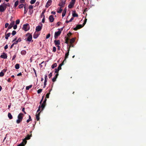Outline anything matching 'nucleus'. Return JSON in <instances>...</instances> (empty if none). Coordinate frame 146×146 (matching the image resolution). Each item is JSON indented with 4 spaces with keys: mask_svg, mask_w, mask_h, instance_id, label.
Instances as JSON below:
<instances>
[{
    "mask_svg": "<svg viewBox=\"0 0 146 146\" xmlns=\"http://www.w3.org/2000/svg\"><path fill=\"white\" fill-rule=\"evenodd\" d=\"M17 27V25H15L13 26V28L14 29H16Z\"/></svg>",
    "mask_w": 146,
    "mask_h": 146,
    "instance_id": "a19ab883",
    "label": "nucleus"
},
{
    "mask_svg": "<svg viewBox=\"0 0 146 146\" xmlns=\"http://www.w3.org/2000/svg\"><path fill=\"white\" fill-rule=\"evenodd\" d=\"M7 56L6 54L3 53L1 56V57L3 58H7Z\"/></svg>",
    "mask_w": 146,
    "mask_h": 146,
    "instance_id": "ddd939ff",
    "label": "nucleus"
},
{
    "mask_svg": "<svg viewBox=\"0 0 146 146\" xmlns=\"http://www.w3.org/2000/svg\"><path fill=\"white\" fill-rule=\"evenodd\" d=\"M32 87V85H30L29 86H27L26 87V90H29L30 88H31Z\"/></svg>",
    "mask_w": 146,
    "mask_h": 146,
    "instance_id": "a878e982",
    "label": "nucleus"
},
{
    "mask_svg": "<svg viewBox=\"0 0 146 146\" xmlns=\"http://www.w3.org/2000/svg\"><path fill=\"white\" fill-rule=\"evenodd\" d=\"M65 4V1H62L59 3L58 5L60 7H64Z\"/></svg>",
    "mask_w": 146,
    "mask_h": 146,
    "instance_id": "0eeeda50",
    "label": "nucleus"
},
{
    "mask_svg": "<svg viewBox=\"0 0 146 146\" xmlns=\"http://www.w3.org/2000/svg\"><path fill=\"white\" fill-rule=\"evenodd\" d=\"M73 47V45L72 44H70V45L69 48V49H70V47Z\"/></svg>",
    "mask_w": 146,
    "mask_h": 146,
    "instance_id": "bf43d9fd",
    "label": "nucleus"
},
{
    "mask_svg": "<svg viewBox=\"0 0 146 146\" xmlns=\"http://www.w3.org/2000/svg\"><path fill=\"white\" fill-rule=\"evenodd\" d=\"M50 36V34L49 33L46 36V39H48L49 38V37Z\"/></svg>",
    "mask_w": 146,
    "mask_h": 146,
    "instance_id": "79ce46f5",
    "label": "nucleus"
},
{
    "mask_svg": "<svg viewBox=\"0 0 146 146\" xmlns=\"http://www.w3.org/2000/svg\"><path fill=\"white\" fill-rule=\"evenodd\" d=\"M9 25V24L8 23H5V28H7L8 27V26Z\"/></svg>",
    "mask_w": 146,
    "mask_h": 146,
    "instance_id": "a18cd8bd",
    "label": "nucleus"
},
{
    "mask_svg": "<svg viewBox=\"0 0 146 146\" xmlns=\"http://www.w3.org/2000/svg\"><path fill=\"white\" fill-rule=\"evenodd\" d=\"M50 94V92H49V93L47 94L46 95V98H49Z\"/></svg>",
    "mask_w": 146,
    "mask_h": 146,
    "instance_id": "4c0bfd02",
    "label": "nucleus"
},
{
    "mask_svg": "<svg viewBox=\"0 0 146 146\" xmlns=\"http://www.w3.org/2000/svg\"><path fill=\"white\" fill-rule=\"evenodd\" d=\"M23 29L25 31H28L29 29V26L28 24H27L23 25Z\"/></svg>",
    "mask_w": 146,
    "mask_h": 146,
    "instance_id": "f03ea898",
    "label": "nucleus"
},
{
    "mask_svg": "<svg viewBox=\"0 0 146 146\" xmlns=\"http://www.w3.org/2000/svg\"><path fill=\"white\" fill-rule=\"evenodd\" d=\"M8 48V45H6L4 47V48L5 49H5H7Z\"/></svg>",
    "mask_w": 146,
    "mask_h": 146,
    "instance_id": "4d7b16f0",
    "label": "nucleus"
},
{
    "mask_svg": "<svg viewBox=\"0 0 146 146\" xmlns=\"http://www.w3.org/2000/svg\"><path fill=\"white\" fill-rule=\"evenodd\" d=\"M42 24L41 26H38L36 27V31H40L42 29Z\"/></svg>",
    "mask_w": 146,
    "mask_h": 146,
    "instance_id": "1a4fd4ad",
    "label": "nucleus"
},
{
    "mask_svg": "<svg viewBox=\"0 0 146 146\" xmlns=\"http://www.w3.org/2000/svg\"><path fill=\"white\" fill-rule=\"evenodd\" d=\"M15 23V22L14 21H12L11 23L10 24L8 27V29H11Z\"/></svg>",
    "mask_w": 146,
    "mask_h": 146,
    "instance_id": "423d86ee",
    "label": "nucleus"
},
{
    "mask_svg": "<svg viewBox=\"0 0 146 146\" xmlns=\"http://www.w3.org/2000/svg\"><path fill=\"white\" fill-rule=\"evenodd\" d=\"M7 70V69L6 68H4L3 70L2 71L4 73Z\"/></svg>",
    "mask_w": 146,
    "mask_h": 146,
    "instance_id": "c03bdc74",
    "label": "nucleus"
},
{
    "mask_svg": "<svg viewBox=\"0 0 146 146\" xmlns=\"http://www.w3.org/2000/svg\"><path fill=\"white\" fill-rule=\"evenodd\" d=\"M30 138V136L28 135L27 137H25V139L23 140V142L19 145L18 146H24L27 142L26 140L29 139Z\"/></svg>",
    "mask_w": 146,
    "mask_h": 146,
    "instance_id": "f257e3e1",
    "label": "nucleus"
},
{
    "mask_svg": "<svg viewBox=\"0 0 146 146\" xmlns=\"http://www.w3.org/2000/svg\"><path fill=\"white\" fill-rule=\"evenodd\" d=\"M69 40V38H67L65 39V43H66L67 44H68V41Z\"/></svg>",
    "mask_w": 146,
    "mask_h": 146,
    "instance_id": "c756f323",
    "label": "nucleus"
},
{
    "mask_svg": "<svg viewBox=\"0 0 146 146\" xmlns=\"http://www.w3.org/2000/svg\"><path fill=\"white\" fill-rule=\"evenodd\" d=\"M29 9H32L33 8V7L32 5H30L29 6Z\"/></svg>",
    "mask_w": 146,
    "mask_h": 146,
    "instance_id": "ea45409f",
    "label": "nucleus"
},
{
    "mask_svg": "<svg viewBox=\"0 0 146 146\" xmlns=\"http://www.w3.org/2000/svg\"><path fill=\"white\" fill-rule=\"evenodd\" d=\"M25 1V0H20V2L21 3H23Z\"/></svg>",
    "mask_w": 146,
    "mask_h": 146,
    "instance_id": "774afa93",
    "label": "nucleus"
},
{
    "mask_svg": "<svg viewBox=\"0 0 146 146\" xmlns=\"http://www.w3.org/2000/svg\"><path fill=\"white\" fill-rule=\"evenodd\" d=\"M8 116L10 119H11L13 118L12 115L10 113H8Z\"/></svg>",
    "mask_w": 146,
    "mask_h": 146,
    "instance_id": "412c9836",
    "label": "nucleus"
},
{
    "mask_svg": "<svg viewBox=\"0 0 146 146\" xmlns=\"http://www.w3.org/2000/svg\"><path fill=\"white\" fill-rule=\"evenodd\" d=\"M56 50V48L55 47H53V51L55 52Z\"/></svg>",
    "mask_w": 146,
    "mask_h": 146,
    "instance_id": "49530a36",
    "label": "nucleus"
},
{
    "mask_svg": "<svg viewBox=\"0 0 146 146\" xmlns=\"http://www.w3.org/2000/svg\"><path fill=\"white\" fill-rule=\"evenodd\" d=\"M23 114L22 113H20L18 116V118L22 120L23 117Z\"/></svg>",
    "mask_w": 146,
    "mask_h": 146,
    "instance_id": "4468645a",
    "label": "nucleus"
},
{
    "mask_svg": "<svg viewBox=\"0 0 146 146\" xmlns=\"http://www.w3.org/2000/svg\"><path fill=\"white\" fill-rule=\"evenodd\" d=\"M51 3L52 1L51 0H48L45 6L46 7L48 8L51 5Z\"/></svg>",
    "mask_w": 146,
    "mask_h": 146,
    "instance_id": "6e6552de",
    "label": "nucleus"
},
{
    "mask_svg": "<svg viewBox=\"0 0 146 146\" xmlns=\"http://www.w3.org/2000/svg\"><path fill=\"white\" fill-rule=\"evenodd\" d=\"M36 1V0H31L30 1V3L32 4L35 3Z\"/></svg>",
    "mask_w": 146,
    "mask_h": 146,
    "instance_id": "473e14b6",
    "label": "nucleus"
},
{
    "mask_svg": "<svg viewBox=\"0 0 146 146\" xmlns=\"http://www.w3.org/2000/svg\"><path fill=\"white\" fill-rule=\"evenodd\" d=\"M52 76V73H50L48 75L49 78H50Z\"/></svg>",
    "mask_w": 146,
    "mask_h": 146,
    "instance_id": "3c124183",
    "label": "nucleus"
},
{
    "mask_svg": "<svg viewBox=\"0 0 146 146\" xmlns=\"http://www.w3.org/2000/svg\"><path fill=\"white\" fill-rule=\"evenodd\" d=\"M61 33L60 31H58L55 32L54 34V37L55 38H57L58 36H59Z\"/></svg>",
    "mask_w": 146,
    "mask_h": 146,
    "instance_id": "9d476101",
    "label": "nucleus"
},
{
    "mask_svg": "<svg viewBox=\"0 0 146 146\" xmlns=\"http://www.w3.org/2000/svg\"><path fill=\"white\" fill-rule=\"evenodd\" d=\"M63 64H60L58 67L57 69H55V72L57 73H58V71L59 70L61 69V66Z\"/></svg>",
    "mask_w": 146,
    "mask_h": 146,
    "instance_id": "39448f33",
    "label": "nucleus"
},
{
    "mask_svg": "<svg viewBox=\"0 0 146 146\" xmlns=\"http://www.w3.org/2000/svg\"><path fill=\"white\" fill-rule=\"evenodd\" d=\"M66 14V13L62 12V16L63 17H64Z\"/></svg>",
    "mask_w": 146,
    "mask_h": 146,
    "instance_id": "338daca9",
    "label": "nucleus"
},
{
    "mask_svg": "<svg viewBox=\"0 0 146 146\" xmlns=\"http://www.w3.org/2000/svg\"><path fill=\"white\" fill-rule=\"evenodd\" d=\"M27 36V41L29 42L31 41L32 39V35L30 33H27L26 35Z\"/></svg>",
    "mask_w": 146,
    "mask_h": 146,
    "instance_id": "7ed1b4c3",
    "label": "nucleus"
},
{
    "mask_svg": "<svg viewBox=\"0 0 146 146\" xmlns=\"http://www.w3.org/2000/svg\"><path fill=\"white\" fill-rule=\"evenodd\" d=\"M45 104L42 103V104L41 105V106H40V107L42 108V110H43V108H44V107H45Z\"/></svg>",
    "mask_w": 146,
    "mask_h": 146,
    "instance_id": "cd10ccee",
    "label": "nucleus"
},
{
    "mask_svg": "<svg viewBox=\"0 0 146 146\" xmlns=\"http://www.w3.org/2000/svg\"><path fill=\"white\" fill-rule=\"evenodd\" d=\"M83 26L81 25H79L77 26L75 28H74V29L75 30H77L78 29L82 28Z\"/></svg>",
    "mask_w": 146,
    "mask_h": 146,
    "instance_id": "9b49d317",
    "label": "nucleus"
},
{
    "mask_svg": "<svg viewBox=\"0 0 146 146\" xmlns=\"http://www.w3.org/2000/svg\"><path fill=\"white\" fill-rule=\"evenodd\" d=\"M62 7H60L58 8L57 9V12L58 13H61L62 11Z\"/></svg>",
    "mask_w": 146,
    "mask_h": 146,
    "instance_id": "f3484780",
    "label": "nucleus"
},
{
    "mask_svg": "<svg viewBox=\"0 0 146 146\" xmlns=\"http://www.w3.org/2000/svg\"><path fill=\"white\" fill-rule=\"evenodd\" d=\"M18 42H20L21 41V38H19L18 39V40H17Z\"/></svg>",
    "mask_w": 146,
    "mask_h": 146,
    "instance_id": "052dcab7",
    "label": "nucleus"
},
{
    "mask_svg": "<svg viewBox=\"0 0 146 146\" xmlns=\"http://www.w3.org/2000/svg\"><path fill=\"white\" fill-rule=\"evenodd\" d=\"M38 35L37 34H36L35 33L33 35V38H36L38 37Z\"/></svg>",
    "mask_w": 146,
    "mask_h": 146,
    "instance_id": "c85d7f7f",
    "label": "nucleus"
},
{
    "mask_svg": "<svg viewBox=\"0 0 146 146\" xmlns=\"http://www.w3.org/2000/svg\"><path fill=\"white\" fill-rule=\"evenodd\" d=\"M56 64H53V65H52V66H51V67L52 68H54L55 67H56Z\"/></svg>",
    "mask_w": 146,
    "mask_h": 146,
    "instance_id": "09e8293b",
    "label": "nucleus"
},
{
    "mask_svg": "<svg viewBox=\"0 0 146 146\" xmlns=\"http://www.w3.org/2000/svg\"><path fill=\"white\" fill-rule=\"evenodd\" d=\"M63 28H64V27L61 28V29H58V31H60V32H61L62 31L63 29Z\"/></svg>",
    "mask_w": 146,
    "mask_h": 146,
    "instance_id": "5fc2aeb1",
    "label": "nucleus"
},
{
    "mask_svg": "<svg viewBox=\"0 0 146 146\" xmlns=\"http://www.w3.org/2000/svg\"><path fill=\"white\" fill-rule=\"evenodd\" d=\"M18 1H17L15 2L14 4V6L15 7H16L17 6V5H18Z\"/></svg>",
    "mask_w": 146,
    "mask_h": 146,
    "instance_id": "bb28decb",
    "label": "nucleus"
},
{
    "mask_svg": "<svg viewBox=\"0 0 146 146\" xmlns=\"http://www.w3.org/2000/svg\"><path fill=\"white\" fill-rule=\"evenodd\" d=\"M47 76L46 75H45V77H44V80L45 81H47Z\"/></svg>",
    "mask_w": 146,
    "mask_h": 146,
    "instance_id": "de8ad7c7",
    "label": "nucleus"
},
{
    "mask_svg": "<svg viewBox=\"0 0 146 146\" xmlns=\"http://www.w3.org/2000/svg\"><path fill=\"white\" fill-rule=\"evenodd\" d=\"M22 120L18 118V119L16 121V122L17 123H19Z\"/></svg>",
    "mask_w": 146,
    "mask_h": 146,
    "instance_id": "393cba45",
    "label": "nucleus"
},
{
    "mask_svg": "<svg viewBox=\"0 0 146 146\" xmlns=\"http://www.w3.org/2000/svg\"><path fill=\"white\" fill-rule=\"evenodd\" d=\"M66 8H65L64 9V10L63 11V13H66Z\"/></svg>",
    "mask_w": 146,
    "mask_h": 146,
    "instance_id": "13d9d810",
    "label": "nucleus"
},
{
    "mask_svg": "<svg viewBox=\"0 0 146 146\" xmlns=\"http://www.w3.org/2000/svg\"><path fill=\"white\" fill-rule=\"evenodd\" d=\"M74 41L75 38H73L70 40V44H72L74 42Z\"/></svg>",
    "mask_w": 146,
    "mask_h": 146,
    "instance_id": "5701e85b",
    "label": "nucleus"
},
{
    "mask_svg": "<svg viewBox=\"0 0 146 146\" xmlns=\"http://www.w3.org/2000/svg\"><path fill=\"white\" fill-rule=\"evenodd\" d=\"M54 42L56 45H59L60 44V41L59 40H55Z\"/></svg>",
    "mask_w": 146,
    "mask_h": 146,
    "instance_id": "6ab92c4d",
    "label": "nucleus"
},
{
    "mask_svg": "<svg viewBox=\"0 0 146 146\" xmlns=\"http://www.w3.org/2000/svg\"><path fill=\"white\" fill-rule=\"evenodd\" d=\"M40 108H41L40 107V106H39L38 107V109L37 111V112H38L39 111H40Z\"/></svg>",
    "mask_w": 146,
    "mask_h": 146,
    "instance_id": "603ef678",
    "label": "nucleus"
},
{
    "mask_svg": "<svg viewBox=\"0 0 146 146\" xmlns=\"http://www.w3.org/2000/svg\"><path fill=\"white\" fill-rule=\"evenodd\" d=\"M74 3H73L71 1V2H70V4L68 6V8H72V7H73V5H74Z\"/></svg>",
    "mask_w": 146,
    "mask_h": 146,
    "instance_id": "2eb2a0df",
    "label": "nucleus"
},
{
    "mask_svg": "<svg viewBox=\"0 0 146 146\" xmlns=\"http://www.w3.org/2000/svg\"><path fill=\"white\" fill-rule=\"evenodd\" d=\"M24 6V5L23 4H21L19 6V9H21L23 8Z\"/></svg>",
    "mask_w": 146,
    "mask_h": 146,
    "instance_id": "72a5a7b5",
    "label": "nucleus"
},
{
    "mask_svg": "<svg viewBox=\"0 0 146 146\" xmlns=\"http://www.w3.org/2000/svg\"><path fill=\"white\" fill-rule=\"evenodd\" d=\"M15 67L16 69H18L19 68V64H16Z\"/></svg>",
    "mask_w": 146,
    "mask_h": 146,
    "instance_id": "2f4dec72",
    "label": "nucleus"
},
{
    "mask_svg": "<svg viewBox=\"0 0 146 146\" xmlns=\"http://www.w3.org/2000/svg\"><path fill=\"white\" fill-rule=\"evenodd\" d=\"M42 89H39L38 90L37 93L38 94H39L42 92Z\"/></svg>",
    "mask_w": 146,
    "mask_h": 146,
    "instance_id": "c9c22d12",
    "label": "nucleus"
},
{
    "mask_svg": "<svg viewBox=\"0 0 146 146\" xmlns=\"http://www.w3.org/2000/svg\"><path fill=\"white\" fill-rule=\"evenodd\" d=\"M24 14H25L27 12V10H26L25 9V7H24Z\"/></svg>",
    "mask_w": 146,
    "mask_h": 146,
    "instance_id": "864d4df0",
    "label": "nucleus"
},
{
    "mask_svg": "<svg viewBox=\"0 0 146 146\" xmlns=\"http://www.w3.org/2000/svg\"><path fill=\"white\" fill-rule=\"evenodd\" d=\"M73 13H72V16L74 17H77L78 16V15L76 13L75 11H73Z\"/></svg>",
    "mask_w": 146,
    "mask_h": 146,
    "instance_id": "a211bd4d",
    "label": "nucleus"
},
{
    "mask_svg": "<svg viewBox=\"0 0 146 146\" xmlns=\"http://www.w3.org/2000/svg\"><path fill=\"white\" fill-rule=\"evenodd\" d=\"M49 18L50 22H52L54 20V18L53 15H50L49 16Z\"/></svg>",
    "mask_w": 146,
    "mask_h": 146,
    "instance_id": "f8f14e48",
    "label": "nucleus"
},
{
    "mask_svg": "<svg viewBox=\"0 0 146 146\" xmlns=\"http://www.w3.org/2000/svg\"><path fill=\"white\" fill-rule=\"evenodd\" d=\"M69 49H68V52L65 54V59L67 58H68V56L69 55Z\"/></svg>",
    "mask_w": 146,
    "mask_h": 146,
    "instance_id": "aec40b11",
    "label": "nucleus"
},
{
    "mask_svg": "<svg viewBox=\"0 0 146 146\" xmlns=\"http://www.w3.org/2000/svg\"><path fill=\"white\" fill-rule=\"evenodd\" d=\"M6 9V6L1 5H0V11L3 12Z\"/></svg>",
    "mask_w": 146,
    "mask_h": 146,
    "instance_id": "20e7f679",
    "label": "nucleus"
},
{
    "mask_svg": "<svg viewBox=\"0 0 146 146\" xmlns=\"http://www.w3.org/2000/svg\"><path fill=\"white\" fill-rule=\"evenodd\" d=\"M39 115H40V112L38 113L37 114H36V118L37 120H38L39 119Z\"/></svg>",
    "mask_w": 146,
    "mask_h": 146,
    "instance_id": "b1692460",
    "label": "nucleus"
},
{
    "mask_svg": "<svg viewBox=\"0 0 146 146\" xmlns=\"http://www.w3.org/2000/svg\"><path fill=\"white\" fill-rule=\"evenodd\" d=\"M22 111L25 114H26V112H25V108H23L22 109Z\"/></svg>",
    "mask_w": 146,
    "mask_h": 146,
    "instance_id": "680f3d73",
    "label": "nucleus"
},
{
    "mask_svg": "<svg viewBox=\"0 0 146 146\" xmlns=\"http://www.w3.org/2000/svg\"><path fill=\"white\" fill-rule=\"evenodd\" d=\"M4 75V73L2 71L0 72V76L2 77Z\"/></svg>",
    "mask_w": 146,
    "mask_h": 146,
    "instance_id": "f704fd0d",
    "label": "nucleus"
},
{
    "mask_svg": "<svg viewBox=\"0 0 146 146\" xmlns=\"http://www.w3.org/2000/svg\"><path fill=\"white\" fill-rule=\"evenodd\" d=\"M16 32L15 31H13L12 34L13 35H14L16 34Z\"/></svg>",
    "mask_w": 146,
    "mask_h": 146,
    "instance_id": "58836bf2",
    "label": "nucleus"
},
{
    "mask_svg": "<svg viewBox=\"0 0 146 146\" xmlns=\"http://www.w3.org/2000/svg\"><path fill=\"white\" fill-rule=\"evenodd\" d=\"M22 75V73L21 72L17 74L18 76H21Z\"/></svg>",
    "mask_w": 146,
    "mask_h": 146,
    "instance_id": "0e129e2a",
    "label": "nucleus"
},
{
    "mask_svg": "<svg viewBox=\"0 0 146 146\" xmlns=\"http://www.w3.org/2000/svg\"><path fill=\"white\" fill-rule=\"evenodd\" d=\"M42 23H44V16L43 18L42 19Z\"/></svg>",
    "mask_w": 146,
    "mask_h": 146,
    "instance_id": "e2e57ef3",
    "label": "nucleus"
},
{
    "mask_svg": "<svg viewBox=\"0 0 146 146\" xmlns=\"http://www.w3.org/2000/svg\"><path fill=\"white\" fill-rule=\"evenodd\" d=\"M74 19V18L72 17L71 18V19H70V20L69 21H70V22H71Z\"/></svg>",
    "mask_w": 146,
    "mask_h": 146,
    "instance_id": "69168bd1",
    "label": "nucleus"
},
{
    "mask_svg": "<svg viewBox=\"0 0 146 146\" xmlns=\"http://www.w3.org/2000/svg\"><path fill=\"white\" fill-rule=\"evenodd\" d=\"M63 28H64V27L61 28V29H58V31H60V32H61L62 31L63 29Z\"/></svg>",
    "mask_w": 146,
    "mask_h": 146,
    "instance_id": "6e6d98bb",
    "label": "nucleus"
},
{
    "mask_svg": "<svg viewBox=\"0 0 146 146\" xmlns=\"http://www.w3.org/2000/svg\"><path fill=\"white\" fill-rule=\"evenodd\" d=\"M47 81H45V80H44V87H43V88H45V86H46V82Z\"/></svg>",
    "mask_w": 146,
    "mask_h": 146,
    "instance_id": "8fccbe9b",
    "label": "nucleus"
},
{
    "mask_svg": "<svg viewBox=\"0 0 146 146\" xmlns=\"http://www.w3.org/2000/svg\"><path fill=\"white\" fill-rule=\"evenodd\" d=\"M10 34L11 33H7V34L5 35V38L6 39H8V37L10 36Z\"/></svg>",
    "mask_w": 146,
    "mask_h": 146,
    "instance_id": "4be33fe9",
    "label": "nucleus"
},
{
    "mask_svg": "<svg viewBox=\"0 0 146 146\" xmlns=\"http://www.w3.org/2000/svg\"><path fill=\"white\" fill-rule=\"evenodd\" d=\"M31 120V117L30 115L29 116V119H27V123H29L30 121Z\"/></svg>",
    "mask_w": 146,
    "mask_h": 146,
    "instance_id": "7c9ffc66",
    "label": "nucleus"
},
{
    "mask_svg": "<svg viewBox=\"0 0 146 146\" xmlns=\"http://www.w3.org/2000/svg\"><path fill=\"white\" fill-rule=\"evenodd\" d=\"M26 52L25 51L23 50V51H22L21 52V53L22 54H26Z\"/></svg>",
    "mask_w": 146,
    "mask_h": 146,
    "instance_id": "37998d69",
    "label": "nucleus"
},
{
    "mask_svg": "<svg viewBox=\"0 0 146 146\" xmlns=\"http://www.w3.org/2000/svg\"><path fill=\"white\" fill-rule=\"evenodd\" d=\"M58 75V73H57L55 75V76L52 79V81L53 82H54L56 81V79L57 78Z\"/></svg>",
    "mask_w": 146,
    "mask_h": 146,
    "instance_id": "dca6fc26",
    "label": "nucleus"
},
{
    "mask_svg": "<svg viewBox=\"0 0 146 146\" xmlns=\"http://www.w3.org/2000/svg\"><path fill=\"white\" fill-rule=\"evenodd\" d=\"M20 20L19 19L17 20L16 21V25L18 24L19 23Z\"/></svg>",
    "mask_w": 146,
    "mask_h": 146,
    "instance_id": "e433bc0d",
    "label": "nucleus"
}]
</instances>
